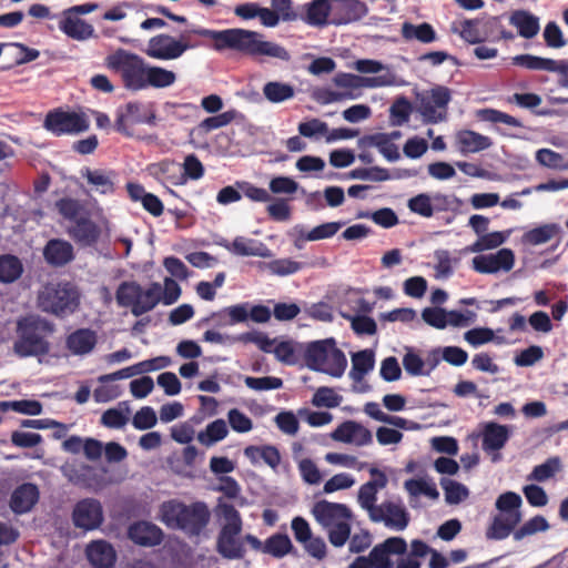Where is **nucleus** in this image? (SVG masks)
Returning a JSON list of instances; mask_svg holds the SVG:
<instances>
[{
  "mask_svg": "<svg viewBox=\"0 0 568 568\" xmlns=\"http://www.w3.org/2000/svg\"><path fill=\"white\" fill-rule=\"evenodd\" d=\"M190 34L211 39L212 48L219 52L230 50L252 59L272 58L285 62L291 60L285 47L266 40L261 32L242 28L212 30L199 27L181 33L179 39L161 33L149 40L145 54L158 60L178 59L193 47L189 43Z\"/></svg>",
  "mask_w": 568,
  "mask_h": 568,
  "instance_id": "1",
  "label": "nucleus"
},
{
  "mask_svg": "<svg viewBox=\"0 0 568 568\" xmlns=\"http://www.w3.org/2000/svg\"><path fill=\"white\" fill-rule=\"evenodd\" d=\"M159 518L169 529L181 530L189 538H193L205 531L211 520V511L204 501L185 504L170 499L160 506Z\"/></svg>",
  "mask_w": 568,
  "mask_h": 568,
  "instance_id": "2",
  "label": "nucleus"
},
{
  "mask_svg": "<svg viewBox=\"0 0 568 568\" xmlns=\"http://www.w3.org/2000/svg\"><path fill=\"white\" fill-rule=\"evenodd\" d=\"M54 332V325L40 316H24L17 322V339L13 352L21 358L44 356L50 352L47 339Z\"/></svg>",
  "mask_w": 568,
  "mask_h": 568,
  "instance_id": "3",
  "label": "nucleus"
},
{
  "mask_svg": "<svg viewBox=\"0 0 568 568\" xmlns=\"http://www.w3.org/2000/svg\"><path fill=\"white\" fill-rule=\"evenodd\" d=\"M312 514L316 521L327 530L329 542L342 547L351 536L352 511L344 505L320 500L314 504Z\"/></svg>",
  "mask_w": 568,
  "mask_h": 568,
  "instance_id": "4",
  "label": "nucleus"
},
{
  "mask_svg": "<svg viewBox=\"0 0 568 568\" xmlns=\"http://www.w3.org/2000/svg\"><path fill=\"white\" fill-rule=\"evenodd\" d=\"M80 305V293L68 281L48 282L38 293V307L57 317L73 314Z\"/></svg>",
  "mask_w": 568,
  "mask_h": 568,
  "instance_id": "5",
  "label": "nucleus"
},
{
  "mask_svg": "<svg viewBox=\"0 0 568 568\" xmlns=\"http://www.w3.org/2000/svg\"><path fill=\"white\" fill-rule=\"evenodd\" d=\"M304 359L310 369L325 373L332 377H341L347 366L346 356L336 346L334 338L308 343L305 347Z\"/></svg>",
  "mask_w": 568,
  "mask_h": 568,
  "instance_id": "6",
  "label": "nucleus"
},
{
  "mask_svg": "<svg viewBox=\"0 0 568 568\" xmlns=\"http://www.w3.org/2000/svg\"><path fill=\"white\" fill-rule=\"evenodd\" d=\"M162 286L152 283L146 290L135 281L120 283L115 292L119 306L130 307L131 313L139 317L152 311L161 301Z\"/></svg>",
  "mask_w": 568,
  "mask_h": 568,
  "instance_id": "7",
  "label": "nucleus"
},
{
  "mask_svg": "<svg viewBox=\"0 0 568 568\" xmlns=\"http://www.w3.org/2000/svg\"><path fill=\"white\" fill-rule=\"evenodd\" d=\"M108 69L119 72L123 85L131 91L145 89V73L149 64L139 54L118 49L105 58Z\"/></svg>",
  "mask_w": 568,
  "mask_h": 568,
  "instance_id": "8",
  "label": "nucleus"
},
{
  "mask_svg": "<svg viewBox=\"0 0 568 568\" xmlns=\"http://www.w3.org/2000/svg\"><path fill=\"white\" fill-rule=\"evenodd\" d=\"M452 90L445 85H435L418 97V112L424 123L436 124L447 119Z\"/></svg>",
  "mask_w": 568,
  "mask_h": 568,
  "instance_id": "9",
  "label": "nucleus"
},
{
  "mask_svg": "<svg viewBox=\"0 0 568 568\" xmlns=\"http://www.w3.org/2000/svg\"><path fill=\"white\" fill-rule=\"evenodd\" d=\"M135 124H156V114L152 105H145L138 101L128 102L116 110L114 129L124 136H133L131 130Z\"/></svg>",
  "mask_w": 568,
  "mask_h": 568,
  "instance_id": "10",
  "label": "nucleus"
},
{
  "mask_svg": "<svg viewBox=\"0 0 568 568\" xmlns=\"http://www.w3.org/2000/svg\"><path fill=\"white\" fill-rule=\"evenodd\" d=\"M43 126L55 136L77 134L89 129V120L84 114L58 108L48 112Z\"/></svg>",
  "mask_w": 568,
  "mask_h": 568,
  "instance_id": "11",
  "label": "nucleus"
},
{
  "mask_svg": "<svg viewBox=\"0 0 568 568\" xmlns=\"http://www.w3.org/2000/svg\"><path fill=\"white\" fill-rule=\"evenodd\" d=\"M368 470L373 478L359 487L358 503L363 509L368 511L371 518L376 511H381V505H375L377 493L387 486L388 479L384 471L374 466Z\"/></svg>",
  "mask_w": 568,
  "mask_h": 568,
  "instance_id": "12",
  "label": "nucleus"
},
{
  "mask_svg": "<svg viewBox=\"0 0 568 568\" xmlns=\"http://www.w3.org/2000/svg\"><path fill=\"white\" fill-rule=\"evenodd\" d=\"M72 520L78 528L84 530L97 529L103 521L101 503L93 498L78 501L72 511Z\"/></svg>",
  "mask_w": 568,
  "mask_h": 568,
  "instance_id": "13",
  "label": "nucleus"
},
{
  "mask_svg": "<svg viewBox=\"0 0 568 568\" xmlns=\"http://www.w3.org/2000/svg\"><path fill=\"white\" fill-rule=\"evenodd\" d=\"M515 264V254L510 248H500L495 254H481L473 258V268L480 274L509 272Z\"/></svg>",
  "mask_w": 568,
  "mask_h": 568,
  "instance_id": "14",
  "label": "nucleus"
},
{
  "mask_svg": "<svg viewBox=\"0 0 568 568\" xmlns=\"http://www.w3.org/2000/svg\"><path fill=\"white\" fill-rule=\"evenodd\" d=\"M407 551V542L403 537H389L373 547L369 557L375 568H393L390 556H403Z\"/></svg>",
  "mask_w": 568,
  "mask_h": 568,
  "instance_id": "15",
  "label": "nucleus"
},
{
  "mask_svg": "<svg viewBox=\"0 0 568 568\" xmlns=\"http://www.w3.org/2000/svg\"><path fill=\"white\" fill-rule=\"evenodd\" d=\"M331 24L343 26L361 20L367 14V6L361 0H333Z\"/></svg>",
  "mask_w": 568,
  "mask_h": 568,
  "instance_id": "16",
  "label": "nucleus"
},
{
  "mask_svg": "<svg viewBox=\"0 0 568 568\" xmlns=\"http://www.w3.org/2000/svg\"><path fill=\"white\" fill-rule=\"evenodd\" d=\"M40 52L18 42H3V61H0V71H8L17 65L37 60Z\"/></svg>",
  "mask_w": 568,
  "mask_h": 568,
  "instance_id": "17",
  "label": "nucleus"
},
{
  "mask_svg": "<svg viewBox=\"0 0 568 568\" xmlns=\"http://www.w3.org/2000/svg\"><path fill=\"white\" fill-rule=\"evenodd\" d=\"M371 520L384 523L386 527L395 530H404L408 526L409 515L403 506L385 501L381 505V511H376Z\"/></svg>",
  "mask_w": 568,
  "mask_h": 568,
  "instance_id": "18",
  "label": "nucleus"
},
{
  "mask_svg": "<svg viewBox=\"0 0 568 568\" xmlns=\"http://www.w3.org/2000/svg\"><path fill=\"white\" fill-rule=\"evenodd\" d=\"M509 436V428L505 425H500L494 422L487 423L485 425L481 446L486 453H496L493 456V462L500 460L501 455L498 453V450H500L506 445Z\"/></svg>",
  "mask_w": 568,
  "mask_h": 568,
  "instance_id": "19",
  "label": "nucleus"
},
{
  "mask_svg": "<svg viewBox=\"0 0 568 568\" xmlns=\"http://www.w3.org/2000/svg\"><path fill=\"white\" fill-rule=\"evenodd\" d=\"M150 176L159 183L166 185H183L184 179L181 173V165L173 160L164 159L146 166Z\"/></svg>",
  "mask_w": 568,
  "mask_h": 568,
  "instance_id": "20",
  "label": "nucleus"
},
{
  "mask_svg": "<svg viewBox=\"0 0 568 568\" xmlns=\"http://www.w3.org/2000/svg\"><path fill=\"white\" fill-rule=\"evenodd\" d=\"M70 237L81 246H93L100 235L101 230L89 216H80L68 230Z\"/></svg>",
  "mask_w": 568,
  "mask_h": 568,
  "instance_id": "21",
  "label": "nucleus"
},
{
  "mask_svg": "<svg viewBox=\"0 0 568 568\" xmlns=\"http://www.w3.org/2000/svg\"><path fill=\"white\" fill-rule=\"evenodd\" d=\"M38 500V487L34 484L24 483L12 491L9 505L14 514L21 515L30 511Z\"/></svg>",
  "mask_w": 568,
  "mask_h": 568,
  "instance_id": "22",
  "label": "nucleus"
},
{
  "mask_svg": "<svg viewBox=\"0 0 568 568\" xmlns=\"http://www.w3.org/2000/svg\"><path fill=\"white\" fill-rule=\"evenodd\" d=\"M129 538L136 545L158 546L163 540V531L149 521L134 523L129 528Z\"/></svg>",
  "mask_w": 568,
  "mask_h": 568,
  "instance_id": "23",
  "label": "nucleus"
},
{
  "mask_svg": "<svg viewBox=\"0 0 568 568\" xmlns=\"http://www.w3.org/2000/svg\"><path fill=\"white\" fill-rule=\"evenodd\" d=\"M242 530H220L216 549L217 552L226 559H242L245 555V548L239 536Z\"/></svg>",
  "mask_w": 568,
  "mask_h": 568,
  "instance_id": "24",
  "label": "nucleus"
},
{
  "mask_svg": "<svg viewBox=\"0 0 568 568\" xmlns=\"http://www.w3.org/2000/svg\"><path fill=\"white\" fill-rule=\"evenodd\" d=\"M43 257L52 266H64L74 258L73 246L64 240L52 239L43 248Z\"/></svg>",
  "mask_w": 568,
  "mask_h": 568,
  "instance_id": "25",
  "label": "nucleus"
},
{
  "mask_svg": "<svg viewBox=\"0 0 568 568\" xmlns=\"http://www.w3.org/2000/svg\"><path fill=\"white\" fill-rule=\"evenodd\" d=\"M87 557L95 568H111L116 560V554L111 544L105 540H95L88 545Z\"/></svg>",
  "mask_w": 568,
  "mask_h": 568,
  "instance_id": "26",
  "label": "nucleus"
},
{
  "mask_svg": "<svg viewBox=\"0 0 568 568\" xmlns=\"http://www.w3.org/2000/svg\"><path fill=\"white\" fill-rule=\"evenodd\" d=\"M521 521V514L507 515L499 513L493 518L486 530V538L489 540H503L507 538L516 526Z\"/></svg>",
  "mask_w": 568,
  "mask_h": 568,
  "instance_id": "27",
  "label": "nucleus"
},
{
  "mask_svg": "<svg viewBox=\"0 0 568 568\" xmlns=\"http://www.w3.org/2000/svg\"><path fill=\"white\" fill-rule=\"evenodd\" d=\"M509 23L517 29L520 37L532 39L540 30L539 18L528 10L519 9L511 12Z\"/></svg>",
  "mask_w": 568,
  "mask_h": 568,
  "instance_id": "28",
  "label": "nucleus"
},
{
  "mask_svg": "<svg viewBox=\"0 0 568 568\" xmlns=\"http://www.w3.org/2000/svg\"><path fill=\"white\" fill-rule=\"evenodd\" d=\"M334 83L339 88L359 89L384 87L390 84V81L384 75L361 77L351 73H339L334 78Z\"/></svg>",
  "mask_w": 568,
  "mask_h": 568,
  "instance_id": "29",
  "label": "nucleus"
},
{
  "mask_svg": "<svg viewBox=\"0 0 568 568\" xmlns=\"http://www.w3.org/2000/svg\"><path fill=\"white\" fill-rule=\"evenodd\" d=\"M59 29L69 38L83 41L90 39L94 34L92 24L85 22L79 17L63 14L59 22Z\"/></svg>",
  "mask_w": 568,
  "mask_h": 568,
  "instance_id": "30",
  "label": "nucleus"
},
{
  "mask_svg": "<svg viewBox=\"0 0 568 568\" xmlns=\"http://www.w3.org/2000/svg\"><path fill=\"white\" fill-rule=\"evenodd\" d=\"M97 344V335L90 328H79L71 333L65 341L67 348L74 355L90 353Z\"/></svg>",
  "mask_w": 568,
  "mask_h": 568,
  "instance_id": "31",
  "label": "nucleus"
},
{
  "mask_svg": "<svg viewBox=\"0 0 568 568\" xmlns=\"http://www.w3.org/2000/svg\"><path fill=\"white\" fill-rule=\"evenodd\" d=\"M456 142L462 153H476L491 146L490 138L471 130H463L456 134Z\"/></svg>",
  "mask_w": 568,
  "mask_h": 568,
  "instance_id": "32",
  "label": "nucleus"
},
{
  "mask_svg": "<svg viewBox=\"0 0 568 568\" xmlns=\"http://www.w3.org/2000/svg\"><path fill=\"white\" fill-rule=\"evenodd\" d=\"M81 176L85 178L88 183L94 186L101 194H111L115 190L113 180L116 174L112 170L104 171L100 169L91 170L90 168H83L81 170Z\"/></svg>",
  "mask_w": 568,
  "mask_h": 568,
  "instance_id": "33",
  "label": "nucleus"
},
{
  "mask_svg": "<svg viewBox=\"0 0 568 568\" xmlns=\"http://www.w3.org/2000/svg\"><path fill=\"white\" fill-rule=\"evenodd\" d=\"M263 552L274 558H283L286 555L297 556V549L293 546L287 534L275 532L265 539Z\"/></svg>",
  "mask_w": 568,
  "mask_h": 568,
  "instance_id": "34",
  "label": "nucleus"
},
{
  "mask_svg": "<svg viewBox=\"0 0 568 568\" xmlns=\"http://www.w3.org/2000/svg\"><path fill=\"white\" fill-rule=\"evenodd\" d=\"M333 0H313L306 4L305 21L310 26L324 27L329 23L332 17Z\"/></svg>",
  "mask_w": 568,
  "mask_h": 568,
  "instance_id": "35",
  "label": "nucleus"
},
{
  "mask_svg": "<svg viewBox=\"0 0 568 568\" xmlns=\"http://www.w3.org/2000/svg\"><path fill=\"white\" fill-rule=\"evenodd\" d=\"M23 270V264L18 256L13 254L0 255V283H14L21 277Z\"/></svg>",
  "mask_w": 568,
  "mask_h": 568,
  "instance_id": "36",
  "label": "nucleus"
},
{
  "mask_svg": "<svg viewBox=\"0 0 568 568\" xmlns=\"http://www.w3.org/2000/svg\"><path fill=\"white\" fill-rule=\"evenodd\" d=\"M375 364L374 353L371 349H363L352 355V369L349 376L355 382L363 381Z\"/></svg>",
  "mask_w": 568,
  "mask_h": 568,
  "instance_id": "37",
  "label": "nucleus"
},
{
  "mask_svg": "<svg viewBox=\"0 0 568 568\" xmlns=\"http://www.w3.org/2000/svg\"><path fill=\"white\" fill-rule=\"evenodd\" d=\"M224 246L240 256L267 257L271 255L270 250L262 243L258 246H254L252 240H246L242 236L235 237L231 244L226 243Z\"/></svg>",
  "mask_w": 568,
  "mask_h": 568,
  "instance_id": "38",
  "label": "nucleus"
},
{
  "mask_svg": "<svg viewBox=\"0 0 568 568\" xmlns=\"http://www.w3.org/2000/svg\"><path fill=\"white\" fill-rule=\"evenodd\" d=\"M215 511L216 515L225 521L221 530H242V517L232 504L225 503L222 498H219Z\"/></svg>",
  "mask_w": 568,
  "mask_h": 568,
  "instance_id": "39",
  "label": "nucleus"
},
{
  "mask_svg": "<svg viewBox=\"0 0 568 568\" xmlns=\"http://www.w3.org/2000/svg\"><path fill=\"white\" fill-rule=\"evenodd\" d=\"M229 434L227 425L224 419H215L210 423L204 430L197 434L200 444L211 447L217 442L223 440Z\"/></svg>",
  "mask_w": 568,
  "mask_h": 568,
  "instance_id": "40",
  "label": "nucleus"
},
{
  "mask_svg": "<svg viewBox=\"0 0 568 568\" xmlns=\"http://www.w3.org/2000/svg\"><path fill=\"white\" fill-rule=\"evenodd\" d=\"M402 37L408 41L416 39L422 43H430L436 40V32L427 22H423L418 26L404 22L402 26Z\"/></svg>",
  "mask_w": 568,
  "mask_h": 568,
  "instance_id": "41",
  "label": "nucleus"
},
{
  "mask_svg": "<svg viewBox=\"0 0 568 568\" xmlns=\"http://www.w3.org/2000/svg\"><path fill=\"white\" fill-rule=\"evenodd\" d=\"M263 94L272 103H281L291 100L295 90L294 87L278 81H270L263 87Z\"/></svg>",
  "mask_w": 568,
  "mask_h": 568,
  "instance_id": "42",
  "label": "nucleus"
},
{
  "mask_svg": "<svg viewBox=\"0 0 568 568\" xmlns=\"http://www.w3.org/2000/svg\"><path fill=\"white\" fill-rule=\"evenodd\" d=\"M175 80L176 74L173 71L161 67L149 65L145 73V89L149 87L168 88L171 87Z\"/></svg>",
  "mask_w": 568,
  "mask_h": 568,
  "instance_id": "43",
  "label": "nucleus"
},
{
  "mask_svg": "<svg viewBox=\"0 0 568 568\" xmlns=\"http://www.w3.org/2000/svg\"><path fill=\"white\" fill-rule=\"evenodd\" d=\"M559 232L557 224H544L527 231L523 235V242L529 245H540L549 242Z\"/></svg>",
  "mask_w": 568,
  "mask_h": 568,
  "instance_id": "44",
  "label": "nucleus"
},
{
  "mask_svg": "<svg viewBox=\"0 0 568 568\" xmlns=\"http://www.w3.org/2000/svg\"><path fill=\"white\" fill-rule=\"evenodd\" d=\"M459 36L470 44H478L489 39V34L483 32L479 19H467L460 22Z\"/></svg>",
  "mask_w": 568,
  "mask_h": 568,
  "instance_id": "45",
  "label": "nucleus"
},
{
  "mask_svg": "<svg viewBox=\"0 0 568 568\" xmlns=\"http://www.w3.org/2000/svg\"><path fill=\"white\" fill-rule=\"evenodd\" d=\"M404 488L410 497L424 495L433 500L438 499L439 493L434 483H428L423 478H410L404 483Z\"/></svg>",
  "mask_w": 568,
  "mask_h": 568,
  "instance_id": "46",
  "label": "nucleus"
},
{
  "mask_svg": "<svg viewBox=\"0 0 568 568\" xmlns=\"http://www.w3.org/2000/svg\"><path fill=\"white\" fill-rule=\"evenodd\" d=\"M440 485L445 493V500L449 505H457L469 495L467 487L456 480L442 478Z\"/></svg>",
  "mask_w": 568,
  "mask_h": 568,
  "instance_id": "47",
  "label": "nucleus"
},
{
  "mask_svg": "<svg viewBox=\"0 0 568 568\" xmlns=\"http://www.w3.org/2000/svg\"><path fill=\"white\" fill-rule=\"evenodd\" d=\"M561 464L559 457H550L545 463L534 467L528 479L535 481H546L560 470Z\"/></svg>",
  "mask_w": 568,
  "mask_h": 568,
  "instance_id": "48",
  "label": "nucleus"
},
{
  "mask_svg": "<svg viewBox=\"0 0 568 568\" xmlns=\"http://www.w3.org/2000/svg\"><path fill=\"white\" fill-rule=\"evenodd\" d=\"M513 64L528 70L549 71L552 67V59L541 58L532 54H518L513 58Z\"/></svg>",
  "mask_w": 568,
  "mask_h": 568,
  "instance_id": "49",
  "label": "nucleus"
},
{
  "mask_svg": "<svg viewBox=\"0 0 568 568\" xmlns=\"http://www.w3.org/2000/svg\"><path fill=\"white\" fill-rule=\"evenodd\" d=\"M548 528L549 525L546 518L541 515H537L527 520L524 525L514 531V539L521 540L525 537L531 536L536 532L545 531Z\"/></svg>",
  "mask_w": 568,
  "mask_h": 568,
  "instance_id": "50",
  "label": "nucleus"
},
{
  "mask_svg": "<svg viewBox=\"0 0 568 568\" xmlns=\"http://www.w3.org/2000/svg\"><path fill=\"white\" fill-rule=\"evenodd\" d=\"M507 240L503 232H490L481 234L469 247L470 252H483L500 246Z\"/></svg>",
  "mask_w": 568,
  "mask_h": 568,
  "instance_id": "51",
  "label": "nucleus"
},
{
  "mask_svg": "<svg viewBox=\"0 0 568 568\" xmlns=\"http://www.w3.org/2000/svg\"><path fill=\"white\" fill-rule=\"evenodd\" d=\"M266 267L273 275L287 276L301 271L303 264L292 258H276L268 262Z\"/></svg>",
  "mask_w": 568,
  "mask_h": 568,
  "instance_id": "52",
  "label": "nucleus"
},
{
  "mask_svg": "<svg viewBox=\"0 0 568 568\" xmlns=\"http://www.w3.org/2000/svg\"><path fill=\"white\" fill-rule=\"evenodd\" d=\"M342 399L343 397L333 388L322 386L315 392L312 404L316 407L334 408L341 405Z\"/></svg>",
  "mask_w": 568,
  "mask_h": 568,
  "instance_id": "53",
  "label": "nucleus"
},
{
  "mask_svg": "<svg viewBox=\"0 0 568 568\" xmlns=\"http://www.w3.org/2000/svg\"><path fill=\"white\" fill-rule=\"evenodd\" d=\"M521 503V497L517 493L506 491L498 496L495 506L501 514L515 515L521 514L519 510Z\"/></svg>",
  "mask_w": 568,
  "mask_h": 568,
  "instance_id": "54",
  "label": "nucleus"
},
{
  "mask_svg": "<svg viewBox=\"0 0 568 568\" xmlns=\"http://www.w3.org/2000/svg\"><path fill=\"white\" fill-rule=\"evenodd\" d=\"M55 209L65 220L74 222L81 216L83 206L79 200L72 197H62L55 202Z\"/></svg>",
  "mask_w": 568,
  "mask_h": 568,
  "instance_id": "55",
  "label": "nucleus"
},
{
  "mask_svg": "<svg viewBox=\"0 0 568 568\" xmlns=\"http://www.w3.org/2000/svg\"><path fill=\"white\" fill-rule=\"evenodd\" d=\"M358 216L369 217L375 224L384 229H390L399 222L397 214L389 207H383L373 213H362Z\"/></svg>",
  "mask_w": 568,
  "mask_h": 568,
  "instance_id": "56",
  "label": "nucleus"
},
{
  "mask_svg": "<svg viewBox=\"0 0 568 568\" xmlns=\"http://www.w3.org/2000/svg\"><path fill=\"white\" fill-rule=\"evenodd\" d=\"M181 173L185 184L187 180H200L203 178L205 170L202 162L195 154H189L184 159Z\"/></svg>",
  "mask_w": 568,
  "mask_h": 568,
  "instance_id": "57",
  "label": "nucleus"
},
{
  "mask_svg": "<svg viewBox=\"0 0 568 568\" xmlns=\"http://www.w3.org/2000/svg\"><path fill=\"white\" fill-rule=\"evenodd\" d=\"M245 385L257 392L262 390H272L280 389L283 386V381L280 377L275 376H265V377H253L246 376L244 379Z\"/></svg>",
  "mask_w": 568,
  "mask_h": 568,
  "instance_id": "58",
  "label": "nucleus"
},
{
  "mask_svg": "<svg viewBox=\"0 0 568 568\" xmlns=\"http://www.w3.org/2000/svg\"><path fill=\"white\" fill-rule=\"evenodd\" d=\"M344 224V222L323 223L313 227L310 232H306L305 239H308V241L329 239L334 236Z\"/></svg>",
  "mask_w": 568,
  "mask_h": 568,
  "instance_id": "59",
  "label": "nucleus"
},
{
  "mask_svg": "<svg viewBox=\"0 0 568 568\" xmlns=\"http://www.w3.org/2000/svg\"><path fill=\"white\" fill-rule=\"evenodd\" d=\"M217 316H220L221 318L227 316L229 320L225 323L229 325L243 323L248 318V303H242L225 307L224 310L217 313Z\"/></svg>",
  "mask_w": 568,
  "mask_h": 568,
  "instance_id": "60",
  "label": "nucleus"
},
{
  "mask_svg": "<svg viewBox=\"0 0 568 568\" xmlns=\"http://www.w3.org/2000/svg\"><path fill=\"white\" fill-rule=\"evenodd\" d=\"M422 318L429 326L444 329L447 326V311L442 307H426L422 312Z\"/></svg>",
  "mask_w": 568,
  "mask_h": 568,
  "instance_id": "61",
  "label": "nucleus"
},
{
  "mask_svg": "<svg viewBox=\"0 0 568 568\" xmlns=\"http://www.w3.org/2000/svg\"><path fill=\"white\" fill-rule=\"evenodd\" d=\"M412 105L406 98L397 99L390 106V118L393 124L402 125L409 120Z\"/></svg>",
  "mask_w": 568,
  "mask_h": 568,
  "instance_id": "62",
  "label": "nucleus"
},
{
  "mask_svg": "<svg viewBox=\"0 0 568 568\" xmlns=\"http://www.w3.org/2000/svg\"><path fill=\"white\" fill-rule=\"evenodd\" d=\"M408 209L420 216L430 217L434 214L429 195L422 193L408 200Z\"/></svg>",
  "mask_w": 568,
  "mask_h": 568,
  "instance_id": "63",
  "label": "nucleus"
},
{
  "mask_svg": "<svg viewBox=\"0 0 568 568\" xmlns=\"http://www.w3.org/2000/svg\"><path fill=\"white\" fill-rule=\"evenodd\" d=\"M158 422L154 409L150 406L140 408L133 416L132 424L136 429L144 430L155 426Z\"/></svg>",
  "mask_w": 568,
  "mask_h": 568,
  "instance_id": "64",
  "label": "nucleus"
}]
</instances>
